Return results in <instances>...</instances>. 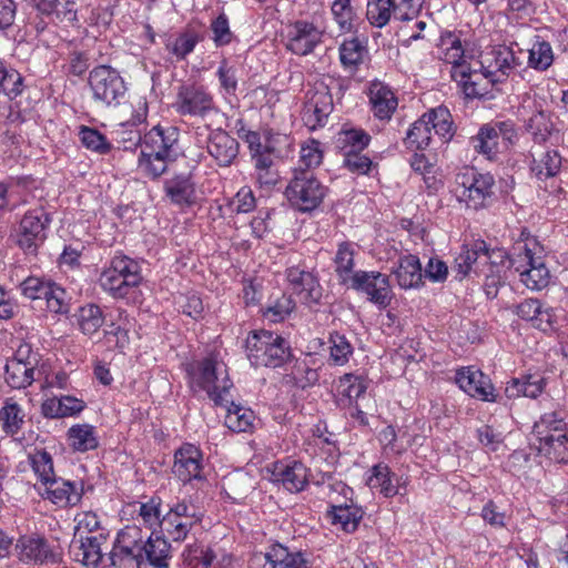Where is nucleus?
Returning a JSON list of instances; mask_svg holds the SVG:
<instances>
[{
  "instance_id": "f257e3e1",
  "label": "nucleus",
  "mask_w": 568,
  "mask_h": 568,
  "mask_svg": "<svg viewBox=\"0 0 568 568\" xmlns=\"http://www.w3.org/2000/svg\"><path fill=\"white\" fill-rule=\"evenodd\" d=\"M192 388L206 392L215 405L227 406L230 389L233 386L226 365L216 356L210 355L189 364L186 368Z\"/></svg>"
},
{
  "instance_id": "f03ea898",
  "label": "nucleus",
  "mask_w": 568,
  "mask_h": 568,
  "mask_svg": "<svg viewBox=\"0 0 568 568\" xmlns=\"http://www.w3.org/2000/svg\"><path fill=\"white\" fill-rule=\"evenodd\" d=\"M546 257V251L537 239L520 242L515 247L510 264L527 288L540 291L549 285L551 274Z\"/></svg>"
},
{
  "instance_id": "7ed1b4c3",
  "label": "nucleus",
  "mask_w": 568,
  "mask_h": 568,
  "mask_svg": "<svg viewBox=\"0 0 568 568\" xmlns=\"http://www.w3.org/2000/svg\"><path fill=\"white\" fill-rule=\"evenodd\" d=\"M247 357L254 366L280 367L292 356L290 343L270 331L253 332L246 338Z\"/></svg>"
},
{
  "instance_id": "20e7f679",
  "label": "nucleus",
  "mask_w": 568,
  "mask_h": 568,
  "mask_svg": "<svg viewBox=\"0 0 568 568\" xmlns=\"http://www.w3.org/2000/svg\"><path fill=\"white\" fill-rule=\"evenodd\" d=\"M88 84L95 102L116 108L126 99L128 88L120 72L106 64L93 68L88 78Z\"/></svg>"
},
{
  "instance_id": "39448f33",
  "label": "nucleus",
  "mask_w": 568,
  "mask_h": 568,
  "mask_svg": "<svg viewBox=\"0 0 568 568\" xmlns=\"http://www.w3.org/2000/svg\"><path fill=\"white\" fill-rule=\"evenodd\" d=\"M326 190L312 171L295 170L284 194L294 209L311 212L323 202Z\"/></svg>"
},
{
  "instance_id": "423d86ee",
  "label": "nucleus",
  "mask_w": 568,
  "mask_h": 568,
  "mask_svg": "<svg viewBox=\"0 0 568 568\" xmlns=\"http://www.w3.org/2000/svg\"><path fill=\"white\" fill-rule=\"evenodd\" d=\"M142 528L136 525L125 526L118 532L110 552L114 568H145L142 556Z\"/></svg>"
},
{
  "instance_id": "0eeeda50",
  "label": "nucleus",
  "mask_w": 568,
  "mask_h": 568,
  "mask_svg": "<svg viewBox=\"0 0 568 568\" xmlns=\"http://www.w3.org/2000/svg\"><path fill=\"white\" fill-rule=\"evenodd\" d=\"M173 108L181 116L200 119L216 110L213 95L204 85L196 83L179 87Z\"/></svg>"
},
{
  "instance_id": "6e6552de",
  "label": "nucleus",
  "mask_w": 568,
  "mask_h": 568,
  "mask_svg": "<svg viewBox=\"0 0 568 568\" xmlns=\"http://www.w3.org/2000/svg\"><path fill=\"white\" fill-rule=\"evenodd\" d=\"M203 515L196 511L195 506L181 500L170 506L168 513L160 520L162 532L173 541L182 542L190 531L202 521Z\"/></svg>"
},
{
  "instance_id": "1a4fd4ad",
  "label": "nucleus",
  "mask_w": 568,
  "mask_h": 568,
  "mask_svg": "<svg viewBox=\"0 0 568 568\" xmlns=\"http://www.w3.org/2000/svg\"><path fill=\"white\" fill-rule=\"evenodd\" d=\"M14 549L18 559L26 565H54L62 559L60 548L39 534L21 536L18 538Z\"/></svg>"
},
{
  "instance_id": "9d476101",
  "label": "nucleus",
  "mask_w": 568,
  "mask_h": 568,
  "mask_svg": "<svg viewBox=\"0 0 568 568\" xmlns=\"http://www.w3.org/2000/svg\"><path fill=\"white\" fill-rule=\"evenodd\" d=\"M349 287L358 293L366 294L367 300L384 310L393 300L389 277L375 271H356L352 275Z\"/></svg>"
},
{
  "instance_id": "9b49d317",
  "label": "nucleus",
  "mask_w": 568,
  "mask_h": 568,
  "mask_svg": "<svg viewBox=\"0 0 568 568\" xmlns=\"http://www.w3.org/2000/svg\"><path fill=\"white\" fill-rule=\"evenodd\" d=\"M460 190L459 199L474 210L487 206L494 195V176L489 173L471 172L462 174L456 180Z\"/></svg>"
},
{
  "instance_id": "f8f14e48",
  "label": "nucleus",
  "mask_w": 568,
  "mask_h": 568,
  "mask_svg": "<svg viewBox=\"0 0 568 568\" xmlns=\"http://www.w3.org/2000/svg\"><path fill=\"white\" fill-rule=\"evenodd\" d=\"M49 214L43 207L28 211L20 221L18 245L27 254H36L45 240V230L50 224Z\"/></svg>"
},
{
  "instance_id": "ddd939ff",
  "label": "nucleus",
  "mask_w": 568,
  "mask_h": 568,
  "mask_svg": "<svg viewBox=\"0 0 568 568\" xmlns=\"http://www.w3.org/2000/svg\"><path fill=\"white\" fill-rule=\"evenodd\" d=\"M513 252L508 254L504 248H488L485 243V250L481 257L484 280V290L488 298H495L499 286L504 283L506 272L509 267Z\"/></svg>"
},
{
  "instance_id": "4468645a",
  "label": "nucleus",
  "mask_w": 568,
  "mask_h": 568,
  "mask_svg": "<svg viewBox=\"0 0 568 568\" xmlns=\"http://www.w3.org/2000/svg\"><path fill=\"white\" fill-rule=\"evenodd\" d=\"M180 131L176 126L155 125L142 139L141 150L144 155H164L178 159L181 153Z\"/></svg>"
},
{
  "instance_id": "2eb2a0df",
  "label": "nucleus",
  "mask_w": 568,
  "mask_h": 568,
  "mask_svg": "<svg viewBox=\"0 0 568 568\" xmlns=\"http://www.w3.org/2000/svg\"><path fill=\"white\" fill-rule=\"evenodd\" d=\"M204 459L202 450L193 444L185 443L174 453L172 473L183 484L204 480Z\"/></svg>"
},
{
  "instance_id": "dca6fc26",
  "label": "nucleus",
  "mask_w": 568,
  "mask_h": 568,
  "mask_svg": "<svg viewBox=\"0 0 568 568\" xmlns=\"http://www.w3.org/2000/svg\"><path fill=\"white\" fill-rule=\"evenodd\" d=\"M322 37L323 31L314 23L295 21L287 31L286 49L297 55H307L322 42Z\"/></svg>"
},
{
  "instance_id": "f3484780",
  "label": "nucleus",
  "mask_w": 568,
  "mask_h": 568,
  "mask_svg": "<svg viewBox=\"0 0 568 568\" xmlns=\"http://www.w3.org/2000/svg\"><path fill=\"white\" fill-rule=\"evenodd\" d=\"M486 75L490 77V83L503 82L513 71L521 65V60L511 47L498 45L490 52V58L480 62Z\"/></svg>"
},
{
  "instance_id": "a211bd4d",
  "label": "nucleus",
  "mask_w": 568,
  "mask_h": 568,
  "mask_svg": "<svg viewBox=\"0 0 568 568\" xmlns=\"http://www.w3.org/2000/svg\"><path fill=\"white\" fill-rule=\"evenodd\" d=\"M286 277L293 293L298 296L303 304L313 306L320 303L323 296V288L314 273L300 266H292L287 268Z\"/></svg>"
},
{
  "instance_id": "6ab92c4d",
  "label": "nucleus",
  "mask_w": 568,
  "mask_h": 568,
  "mask_svg": "<svg viewBox=\"0 0 568 568\" xmlns=\"http://www.w3.org/2000/svg\"><path fill=\"white\" fill-rule=\"evenodd\" d=\"M455 381L460 389L483 402H496L495 388L490 378L479 369L462 367L456 372Z\"/></svg>"
},
{
  "instance_id": "aec40b11",
  "label": "nucleus",
  "mask_w": 568,
  "mask_h": 568,
  "mask_svg": "<svg viewBox=\"0 0 568 568\" xmlns=\"http://www.w3.org/2000/svg\"><path fill=\"white\" fill-rule=\"evenodd\" d=\"M453 80L462 88L468 99L481 98L488 93L490 77L486 70L474 69L470 64H462L453 71Z\"/></svg>"
},
{
  "instance_id": "412c9836",
  "label": "nucleus",
  "mask_w": 568,
  "mask_h": 568,
  "mask_svg": "<svg viewBox=\"0 0 568 568\" xmlns=\"http://www.w3.org/2000/svg\"><path fill=\"white\" fill-rule=\"evenodd\" d=\"M485 250V241H475L470 246L463 245L460 252L455 257L453 272H456V277L462 281L467 276L474 274L481 277L483 271V254Z\"/></svg>"
},
{
  "instance_id": "4be33fe9",
  "label": "nucleus",
  "mask_w": 568,
  "mask_h": 568,
  "mask_svg": "<svg viewBox=\"0 0 568 568\" xmlns=\"http://www.w3.org/2000/svg\"><path fill=\"white\" fill-rule=\"evenodd\" d=\"M142 540L141 552L145 568H170L172 555L169 541L161 536L153 537L149 529H142Z\"/></svg>"
},
{
  "instance_id": "5701e85b",
  "label": "nucleus",
  "mask_w": 568,
  "mask_h": 568,
  "mask_svg": "<svg viewBox=\"0 0 568 568\" xmlns=\"http://www.w3.org/2000/svg\"><path fill=\"white\" fill-rule=\"evenodd\" d=\"M272 475L290 493L302 491L308 483L307 468L298 460L275 463Z\"/></svg>"
},
{
  "instance_id": "b1692460",
  "label": "nucleus",
  "mask_w": 568,
  "mask_h": 568,
  "mask_svg": "<svg viewBox=\"0 0 568 568\" xmlns=\"http://www.w3.org/2000/svg\"><path fill=\"white\" fill-rule=\"evenodd\" d=\"M43 485L41 495L59 507L75 506L82 498V488H78L73 481L54 476Z\"/></svg>"
},
{
  "instance_id": "393cba45",
  "label": "nucleus",
  "mask_w": 568,
  "mask_h": 568,
  "mask_svg": "<svg viewBox=\"0 0 568 568\" xmlns=\"http://www.w3.org/2000/svg\"><path fill=\"white\" fill-rule=\"evenodd\" d=\"M240 144L224 130H215L210 134L207 152L220 166H230L239 154Z\"/></svg>"
},
{
  "instance_id": "a878e982",
  "label": "nucleus",
  "mask_w": 568,
  "mask_h": 568,
  "mask_svg": "<svg viewBox=\"0 0 568 568\" xmlns=\"http://www.w3.org/2000/svg\"><path fill=\"white\" fill-rule=\"evenodd\" d=\"M105 541L103 534L74 538L70 548L74 560L87 567H95L102 559L101 545Z\"/></svg>"
},
{
  "instance_id": "bb28decb",
  "label": "nucleus",
  "mask_w": 568,
  "mask_h": 568,
  "mask_svg": "<svg viewBox=\"0 0 568 568\" xmlns=\"http://www.w3.org/2000/svg\"><path fill=\"white\" fill-rule=\"evenodd\" d=\"M526 129L531 134L534 142L538 144L558 139L559 134L551 120V113L544 110L539 103H535V112L528 119Z\"/></svg>"
},
{
  "instance_id": "cd10ccee",
  "label": "nucleus",
  "mask_w": 568,
  "mask_h": 568,
  "mask_svg": "<svg viewBox=\"0 0 568 568\" xmlns=\"http://www.w3.org/2000/svg\"><path fill=\"white\" fill-rule=\"evenodd\" d=\"M369 101L374 115L379 120H389L398 105L395 93L383 82L371 84Z\"/></svg>"
},
{
  "instance_id": "c85d7f7f",
  "label": "nucleus",
  "mask_w": 568,
  "mask_h": 568,
  "mask_svg": "<svg viewBox=\"0 0 568 568\" xmlns=\"http://www.w3.org/2000/svg\"><path fill=\"white\" fill-rule=\"evenodd\" d=\"M164 192L175 204H191L195 197V183L191 172L174 174L165 180Z\"/></svg>"
},
{
  "instance_id": "c756f323",
  "label": "nucleus",
  "mask_w": 568,
  "mask_h": 568,
  "mask_svg": "<svg viewBox=\"0 0 568 568\" xmlns=\"http://www.w3.org/2000/svg\"><path fill=\"white\" fill-rule=\"evenodd\" d=\"M546 386V378L539 374H527L518 378H511L505 387L507 398L528 397L537 398Z\"/></svg>"
},
{
  "instance_id": "7c9ffc66",
  "label": "nucleus",
  "mask_w": 568,
  "mask_h": 568,
  "mask_svg": "<svg viewBox=\"0 0 568 568\" xmlns=\"http://www.w3.org/2000/svg\"><path fill=\"white\" fill-rule=\"evenodd\" d=\"M261 557L264 558L263 568H308L301 552H290L280 544L272 545Z\"/></svg>"
},
{
  "instance_id": "2f4dec72",
  "label": "nucleus",
  "mask_w": 568,
  "mask_h": 568,
  "mask_svg": "<svg viewBox=\"0 0 568 568\" xmlns=\"http://www.w3.org/2000/svg\"><path fill=\"white\" fill-rule=\"evenodd\" d=\"M34 362L13 357L6 365L4 378L12 388L20 389L32 384Z\"/></svg>"
},
{
  "instance_id": "473e14b6",
  "label": "nucleus",
  "mask_w": 568,
  "mask_h": 568,
  "mask_svg": "<svg viewBox=\"0 0 568 568\" xmlns=\"http://www.w3.org/2000/svg\"><path fill=\"white\" fill-rule=\"evenodd\" d=\"M395 275L398 285L404 290L416 288L422 285L423 273L419 258L412 254L402 256Z\"/></svg>"
},
{
  "instance_id": "72a5a7b5",
  "label": "nucleus",
  "mask_w": 568,
  "mask_h": 568,
  "mask_svg": "<svg viewBox=\"0 0 568 568\" xmlns=\"http://www.w3.org/2000/svg\"><path fill=\"white\" fill-rule=\"evenodd\" d=\"M327 515L332 518L334 525H339L346 532H354L363 518L364 511L359 506L351 503L332 505Z\"/></svg>"
},
{
  "instance_id": "f704fd0d",
  "label": "nucleus",
  "mask_w": 568,
  "mask_h": 568,
  "mask_svg": "<svg viewBox=\"0 0 568 568\" xmlns=\"http://www.w3.org/2000/svg\"><path fill=\"white\" fill-rule=\"evenodd\" d=\"M394 479L398 483V478H396L388 465L378 463L372 467L367 484L371 488L378 489L384 497L390 498L399 494L398 486L394 484Z\"/></svg>"
},
{
  "instance_id": "c9c22d12",
  "label": "nucleus",
  "mask_w": 568,
  "mask_h": 568,
  "mask_svg": "<svg viewBox=\"0 0 568 568\" xmlns=\"http://www.w3.org/2000/svg\"><path fill=\"white\" fill-rule=\"evenodd\" d=\"M470 145L489 161H496L500 153L499 140L491 124H484L478 133L470 138Z\"/></svg>"
},
{
  "instance_id": "e433bc0d",
  "label": "nucleus",
  "mask_w": 568,
  "mask_h": 568,
  "mask_svg": "<svg viewBox=\"0 0 568 568\" xmlns=\"http://www.w3.org/2000/svg\"><path fill=\"white\" fill-rule=\"evenodd\" d=\"M538 452L548 459L559 463H568V430L541 438Z\"/></svg>"
},
{
  "instance_id": "4c0bfd02",
  "label": "nucleus",
  "mask_w": 568,
  "mask_h": 568,
  "mask_svg": "<svg viewBox=\"0 0 568 568\" xmlns=\"http://www.w3.org/2000/svg\"><path fill=\"white\" fill-rule=\"evenodd\" d=\"M100 285L114 298H129L138 290V285L120 277L110 266L100 276Z\"/></svg>"
},
{
  "instance_id": "58836bf2",
  "label": "nucleus",
  "mask_w": 568,
  "mask_h": 568,
  "mask_svg": "<svg viewBox=\"0 0 568 568\" xmlns=\"http://www.w3.org/2000/svg\"><path fill=\"white\" fill-rule=\"evenodd\" d=\"M68 440L70 447L80 453L95 449L99 446L95 428L89 424H77L70 427Z\"/></svg>"
},
{
  "instance_id": "ea45409f",
  "label": "nucleus",
  "mask_w": 568,
  "mask_h": 568,
  "mask_svg": "<svg viewBox=\"0 0 568 568\" xmlns=\"http://www.w3.org/2000/svg\"><path fill=\"white\" fill-rule=\"evenodd\" d=\"M255 166V181L261 189L272 190L278 182L280 175L274 168L272 158L258 150L253 154Z\"/></svg>"
},
{
  "instance_id": "a19ab883",
  "label": "nucleus",
  "mask_w": 568,
  "mask_h": 568,
  "mask_svg": "<svg viewBox=\"0 0 568 568\" xmlns=\"http://www.w3.org/2000/svg\"><path fill=\"white\" fill-rule=\"evenodd\" d=\"M227 413L225 415V426L234 433L251 432L254 427L255 415L250 408L234 404L229 399Z\"/></svg>"
},
{
  "instance_id": "79ce46f5",
  "label": "nucleus",
  "mask_w": 568,
  "mask_h": 568,
  "mask_svg": "<svg viewBox=\"0 0 568 568\" xmlns=\"http://www.w3.org/2000/svg\"><path fill=\"white\" fill-rule=\"evenodd\" d=\"M333 110L332 95L327 92H317L307 104V122L312 128L323 126Z\"/></svg>"
},
{
  "instance_id": "37998d69",
  "label": "nucleus",
  "mask_w": 568,
  "mask_h": 568,
  "mask_svg": "<svg viewBox=\"0 0 568 568\" xmlns=\"http://www.w3.org/2000/svg\"><path fill=\"white\" fill-rule=\"evenodd\" d=\"M367 54V48L358 38L346 39L339 45V60L345 69L357 70L364 62Z\"/></svg>"
},
{
  "instance_id": "c03bdc74",
  "label": "nucleus",
  "mask_w": 568,
  "mask_h": 568,
  "mask_svg": "<svg viewBox=\"0 0 568 568\" xmlns=\"http://www.w3.org/2000/svg\"><path fill=\"white\" fill-rule=\"evenodd\" d=\"M562 159L556 150L542 152L531 163V172L538 180H546L556 176L561 170Z\"/></svg>"
},
{
  "instance_id": "a18cd8bd",
  "label": "nucleus",
  "mask_w": 568,
  "mask_h": 568,
  "mask_svg": "<svg viewBox=\"0 0 568 568\" xmlns=\"http://www.w3.org/2000/svg\"><path fill=\"white\" fill-rule=\"evenodd\" d=\"M566 418L567 415L562 410L545 413L535 424V432L538 436V443L541 442V438L568 430Z\"/></svg>"
},
{
  "instance_id": "49530a36",
  "label": "nucleus",
  "mask_w": 568,
  "mask_h": 568,
  "mask_svg": "<svg viewBox=\"0 0 568 568\" xmlns=\"http://www.w3.org/2000/svg\"><path fill=\"white\" fill-rule=\"evenodd\" d=\"M0 423L2 430L10 436L18 434L24 424L22 408L11 398H7L0 408Z\"/></svg>"
},
{
  "instance_id": "de8ad7c7",
  "label": "nucleus",
  "mask_w": 568,
  "mask_h": 568,
  "mask_svg": "<svg viewBox=\"0 0 568 568\" xmlns=\"http://www.w3.org/2000/svg\"><path fill=\"white\" fill-rule=\"evenodd\" d=\"M432 142V128L426 114L415 121L406 133L405 144L407 148L425 150Z\"/></svg>"
},
{
  "instance_id": "09e8293b",
  "label": "nucleus",
  "mask_w": 568,
  "mask_h": 568,
  "mask_svg": "<svg viewBox=\"0 0 568 568\" xmlns=\"http://www.w3.org/2000/svg\"><path fill=\"white\" fill-rule=\"evenodd\" d=\"M443 60L452 65L450 75L456 67L462 64H469L466 60L465 50L460 39L454 34L448 33L442 38Z\"/></svg>"
},
{
  "instance_id": "8fccbe9b",
  "label": "nucleus",
  "mask_w": 568,
  "mask_h": 568,
  "mask_svg": "<svg viewBox=\"0 0 568 568\" xmlns=\"http://www.w3.org/2000/svg\"><path fill=\"white\" fill-rule=\"evenodd\" d=\"M428 118L432 132L434 131L443 142L449 141L453 135V121L450 112L445 106H439L425 113Z\"/></svg>"
},
{
  "instance_id": "3c124183",
  "label": "nucleus",
  "mask_w": 568,
  "mask_h": 568,
  "mask_svg": "<svg viewBox=\"0 0 568 568\" xmlns=\"http://www.w3.org/2000/svg\"><path fill=\"white\" fill-rule=\"evenodd\" d=\"M335 272L342 284L351 282L352 275L354 274V248L351 243L343 242L338 245L337 252L334 258Z\"/></svg>"
},
{
  "instance_id": "603ef678",
  "label": "nucleus",
  "mask_w": 568,
  "mask_h": 568,
  "mask_svg": "<svg viewBox=\"0 0 568 568\" xmlns=\"http://www.w3.org/2000/svg\"><path fill=\"white\" fill-rule=\"evenodd\" d=\"M77 317L79 328L85 335L97 333L104 323L102 310L95 304L80 307Z\"/></svg>"
},
{
  "instance_id": "864d4df0",
  "label": "nucleus",
  "mask_w": 568,
  "mask_h": 568,
  "mask_svg": "<svg viewBox=\"0 0 568 568\" xmlns=\"http://www.w3.org/2000/svg\"><path fill=\"white\" fill-rule=\"evenodd\" d=\"M202 40V36L189 29L180 33L175 40L169 42L166 49L176 59L184 60Z\"/></svg>"
},
{
  "instance_id": "5fc2aeb1",
  "label": "nucleus",
  "mask_w": 568,
  "mask_h": 568,
  "mask_svg": "<svg viewBox=\"0 0 568 568\" xmlns=\"http://www.w3.org/2000/svg\"><path fill=\"white\" fill-rule=\"evenodd\" d=\"M367 389V383L363 376L354 374H344L337 385L338 393L346 397L348 404L352 406L353 403L365 394Z\"/></svg>"
},
{
  "instance_id": "6e6d98bb",
  "label": "nucleus",
  "mask_w": 568,
  "mask_h": 568,
  "mask_svg": "<svg viewBox=\"0 0 568 568\" xmlns=\"http://www.w3.org/2000/svg\"><path fill=\"white\" fill-rule=\"evenodd\" d=\"M110 267L120 275V277L130 281L140 286L142 274L140 264L126 255H116L110 262Z\"/></svg>"
},
{
  "instance_id": "4d7b16f0",
  "label": "nucleus",
  "mask_w": 568,
  "mask_h": 568,
  "mask_svg": "<svg viewBox=\"0 0 568 568\" xmlns=\"http://www.w3.org/2000/svg\"><path fill=\"white\" fill-rule=\"evenodd\" d=\"M182 556L184 564L191 568H209L215 559L210 548L196 542L186 546Z\"/></svg>"
},
{
  "instance_id": "13d9d810",
  "label": "nucleus",
  "mask_w": 568,
  "mask_h": 568,
  "mask_svg": "<svg viewBox=\"0 0 568 568\" xmlns=\"http://www.w3.org/2000/svg\"><path fill=\"white\" fill-rule=\"evenodd\" d=\"M393 0H368L366 18L376 28L385 27L392 17Z\"/></svg>"
},
{
  "instance_id": "bf43d9fd",
  "label": "nucleus",
  "mask_w": 568,
  "mask_h": 568,
  "mask_svg": "<svg viewBox=\"0 0 568 568\" xmlns=\"http://www.w3.org/2000/svg\"><path fill=\"white\" fill-rule=\"evenodd\" d=\"M82 144L90 151L98 154H106L112 145L100 131L93 128L82 125L79 132Z\"/></svg>"
},
{
  "instance_id": "052dcab7",
  "label": "nucleus",
  "mask_w": 568,
  "mask_h": 568,
  "mask_svg": "<svg viewBox=\"0 0 568 568\" xmlns=\"http://www.w3.org/2000/svg\"><path fill=\"white\" fill-rule=\"evenodd\" d=\"M554 62V53L549 42L537 41L529 50L528 64L538 71H546Z\"/></svg>"
},
{
  "instance_id": "680f3d73",
  "label": "nucleus",
  "mask_w": 568,
  "mask_h": 568,
  "mask_svg": "<svg viewBox=\"0 0 568 568\" xmlns=\"http://www.w3.org/2000/svg\"><path fill=\"white\" fill-rule=\"evenodd\" d=\"M173 161L175 159L164 158V155H144L141 150L139 166L148 176L158 179L166 171L168 164Z\"/></svg>"
},
{
  "instance_id": "e2e57ef3",
  "label": "nucleus",
  "mask_w": 568,
  "mask_h": 568,
  "mask_svg": "<svg viewBox=\"0 0 568 568\" xmlns=\"http://www.w3.org/2000/svg\"><path fill=\"white\" fill-rule=\"evenodd\" d=\"M210 30L212 32V40L217 48L230 44L234 39L229 18L223 12L211 21Z\"/></svg>"
},
{
  "instance_id": "0e129e2a",
  "label": "nucleus",
  "mask_w": 568,
  "mask_h": 568,
  "mask_svg": "<svg viewBox=\"0 0 568 568\" xmlns=\"http://www.w3.org/2000/svg\"><path fill=\"white\" fill-rule=\"evenodd\" d=\"M331 11L339 29L343 32H349L355 17L351 0H334Z\"/></svg>"
},
{
  "instance_id": "69168bd1",
  "label": "nucleus",
  "mask_w": 568,
  "mask_h": 568,
  "mask_svg": "<svg viewBox=\"0 0 568 568\" xmlns=\"http://www.w3.org/2000/svg\"><path fill=\"white\" fill-rule=\"evenodd\" d=\"M331 342V359L336 365H344L348 362L349 356L353 354V346L348 339L338 333H333L329 336Z\"/></svg>"
},
{
  "instance_id": "338daca9",
  "label": "nucleus",
  "mask_w": 568,
  "mask_h": 568,
  "mask_svg": "<svg viewBox=\"0 0 568 568\" xmlns=\"http://www.w3.org/2000/svg\"><path fill=\"white\" fill-rule=\"evenodd\" d=\"M30 459L32 468L42 484L54 477L53 460L47 450H37L30 456Z\"/></svg>"
},
{
  "instance_id": "774afa93",
  "label": "nucleus",
  "mask_w": 568,
  "mask_h": 568,
  "mask_svg": "<svg viewBox=\"0 0 568 568\" xmlns=\"http://www.w3.org/2000/svg\"><path fill=\"white\" fill-rule=\"evenodd\" d=\"M339 141L343 148H349L347 152H361L368 145L371 135L363 129H349L341 132Z\"/></svg>"
}]
</instances>
